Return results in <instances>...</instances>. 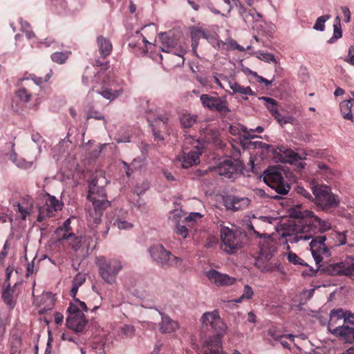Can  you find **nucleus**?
Returning a JSON list of instances; mask_svg holds the SVG:
<instances>
[{
	"instance_id": "obj_1",
	"label": "nucleus",
	"mask_w": 354,
	"mask_h": 354,
	"mask_svg": "<svg viewBox=\"0 0 354 354\" xmlns=\"http://www.w3.org/2000/svg\"><path fill=\"white\" fill-rule=\"evenodd\" d=\"M301 219L290 225L282 233L288 242L298 243L300 241L314 239L318 233H323L331 228L329 221L322 220L309 210L301 212ZM319 235L318 236H319Z\"/></svg>"
},
{
	"instance_id": "obj_2",
	"label": "nucleus",
	"mask_w": 354,
	"mask_h": 354,
	"mask_svg": "<svg viewBox=\"0 0 354 354\" xmlns=\"http://www.w3.org/2000/svg\"><path fill=\"white\" fill-rule=\"evenodd\" d=\"M326 236H317L310 243L312 255L317 265V270L328 275H345L348 277L354 276V258L351 256L347 257L344 261L333 263L329 264L321 263L324 257L330 256V248L326 243Z\"/></svg>"
},
{
	"instance_id": "obj_3",
	"label": "nucleus",
	"mask_w": 354,
	"mask_h": 354,
	"mask_svg": "<svg viewBox=\"0 0 354 354\" xmlns=\"http://www.w3.org/2000/svg\"><path fill=\"white\" fill-rule=\"evenodd\" d=\"M257 136L249 133L248 135H243L240 138V142L244 149H261L263 151L271 152L275 155V158L283 163H290L297 166L299 168L303 169L305 163L301 160L305 158L301 157L295 153L291 149L283 145L274 147L270 145L263 143L261 141H252L251 139L257 138Z\"/></svg>"
},
{
	"instance_id": "obj_4",
	"label": "nucleus",
	"mask_w": 354,
	"mask_h": 354,
	"mask_svg": "<svg viewBox=\"0 0 354 354\" xmlns=\"http://www.w3.org/2000/svg\"><path fill=\"white\" fill-rule=\"evenodd\" d=\"M203 328L210 327L215 334L205 339L202 344L204 354H221V337L224 335L227 326L221 319L217 310L205 313L201 317Z\"/></svg>"
},
{
	"instance_id": "obj_5",
	"label": "nucleus",
	"mask_w": 354,
	"mask_h": 354,
	"mask_svg": "<svg viewBox=\"0 0 354 354\" xmlns=\"http://www.w3.org/2000/svg\"><path fill=\"white\" fill-rule=\"evenodd\" d=\"M82 82L85 85H92V91H96L104 98L113 100L121 95L122 89H113L109 73L104 70L94 72L86 67L82 75Z\"/></svg>"
},
{
	"instance_id": "obj_6",
	"label": "nucleus",
	"mask_w": 354,
	"mask_h": 354,
	"mask_svg": "<svg viewBox=\"0 0 354 354\" xmlns=\"http://www.w3.org/2000/svg\"><path fill=\"white\" fill-rule=\"evenodd\" d=\"M87 198L92 202L93 208L89 211V216L95 224L101 221L105 209L110 206L104 187L98 186L97 181L93 179L89 183Z\"/></svg>"
},
{
	"instance_id": "obj_7",
	"label": "nucleus",
	"mask_w": 354,
	"mask_h": 354,
	"mask_svg": "<svg viewBox=\"0 0 354 354\" xmlns=\"http://www.w3.org/2000/svg\"><path fill=\"white\" fill-rule=\"evenodd\" d=\"M253 233L259 238H263L259 243V257L255 262L257 268L263 272H272L274 266L268 261L277 251L276 243L266 233H260L254 230Z\"/></svg>"
},
{
	"instance_id": "obj_8",
	"label": "nucleus",
	"mask_w": 354,
	"mask_h": 354,
	"mask_svg": "<svg viewBox=\"0 0 354 354\" xmlns=\"http://www.w3.org/2000/svg\"><path fill=\"white\" fill-rule=\"evenodd\" d=\"M87 310L88 308L84 301L75 299V302H71L67 310L69 313L66 319L68 328L75 333H82L88 324V320L84 314V312Z\"/></svg>"
},
{
	"instance_id": "obj_9",
	"label": "nucleus",
	"mask_w": 354,
	"mask_h": 354,
	"mask_svg": "<svg viewBox=\"0 0 354 354\" xmlns=\"http://www.w3.org/2000/svg\"><path fill=\"white\" fill-rule=\"evenodd\" d=\"M52 74V70H50L49 73L44 77H37L33 73H24L23 77L19 79L17 82V86L19 88L15 91L16 96L21 102L26 103L30 102L32 95V82L36 86H40L43 83L48 82L51 77Z\"/></svg>"
},
{
	"instance_id": "obj_10",
	"label": "nucleus",
	"mask_w": 354,
	"mask_h": 354,
	"mask_svg": "<svg viewBox=\"0 0 354 354\" xmlns=\"http://www.w3.org/2000/svg\"><path fill=\"white\" fill-rule=\"evenodd\" d=\"M310 189L315 196V204L323 209L338 206L339 199L335 195L329 186L313 182Z\"/></svg>"
},
{
	"instance_id": "obj_11",
	"label": "nucleus",
	"mask_w": 354,
	"mask_h": 354,
	"mask_svg": "<svg viewBox=\"0 0 354 354\" xmlns=\"http://www.w3.org/2000/svg\"><path fill=\"white\" fill-rule=\"evenodd\" d=\"M203 150L199 141L195 140V138L191 136H186L182 149L180 161L184 168H189L199 162V156L202 154Z\"/></svg>"
},
{
	"instance_id": "obj_12",
	"label": "nucleus",
	"mask_w": 354,
	"mask_h": 354,
	"mask_svg": "<svg viewBox=\"0 0 354 354\" xmlns=\"http://www.w3.org/2000/svg\"><path fill=\"white\" fill-rule=\"evenodd\" d=\"M264 182L277 194L270 196V198L279 200L281 198L279 195H286L290 190V185L285 181L283 174L277 168H270L265 172Z\"/></svg>"
},
{
	"instance_id": "obj_13",
	"label": "nucleus",
	"mask_w": 354,
	"mask_h": 354,
	"mask_svg": "<svg viewBox=\"0 0 354 354\" xmlns=\"http://www.w3.org/2000/svg\"><path fill=\"white\" fill-rule=\"evenodd\" d=\"M97 264L99 268V274L103 280L109 284H113L116 281L118 274L122 268L121 261L116 259L99 257Z\"/></svg>"
},
{
	"instance_id": "obj_14",
	"label": "nucleus",
	"mask_w": 354,
	"mask_h": 354,
	"mask_svg": "<svg viewBox=\"0 0 354 354\" xmlns=\"http://www.w3.org/2000/svg\"><path fill=\"white\" fill-rule=\"evenodd\" d=\"M149 252L153 261L163 268L180 266L183 261L182 258L176 257L160 244L151 246Z\"/></svg>"
},
{
	"instance_id": "obj_15",
	"label": "nucleus",
	"mask_w": 354,
	"mask_h": 354,
	"mask_svg": "<svg viewBox=\"0 0 354 354\" xmlns=\"http://www.w3.org/2000/svg\"><path fill=\"white\" fill-rule=\"evenodd\" d=\"M160 39L161 40L160 46L161 50L177 58L175 66L183 65L185 62L184 55L187 51L180 41L167 33L161 34Z\"/></svg>"
},
{
	"instance_id": "obj_16",
	"label": "nucleus",
	"mask_w": 354,
	"mask_h": 354,
	"mask_svg": "<svg viewBox=\"0 0 354 354\" xmlns=\"http://www.w3.org/2000/svg\"><path fill=\"white\" fill-rule=\"evenodd\" d=\"M221 239L223 242L222 249L228 254H234L241 248V235L228 227H222Z\"/></svg>"
},
{
	"instance_id": "obj_17",
	"label": "nucleus",
	"mask_w": 354,
	"mask_h": 354,
	"mask_svg": "<svg viewBox=\"0 0 354 354\" xmlns=\"http://www.w3.org/2000/svg\"><path fill=\"white\" fill-rule=\"evenodd\" d=\"M200 100L203 106L211 111H216L225 115L231 111L225 97L202 94Z\"/></svg>"
},
{
	"instance_id": "obj_18",
	"label": "nucleus",
	"mask_w": 354,
	"mask_h": 354,
	"mask_svg": "<svg viewBox=\"0 0 354 354\" xmlns=\"http://www.w3.org/2000/svg\"><path fill=\"white\" fill-rule=\"evenodd\" d=\"M345 311L342 308L333 309L330 313V320L328 324V330L337 337L342 339L344 329L347 326L344 324Z\"/></svg>"
},
{
	"instance_id": "obj_19",
	"label": "nucleus",
	"mask_w": 354,
	"mask_h": 354,
	"mask_svg": "<svg viewBox=\"0 0 354 354\" xmlns=\"http://www.w3.org/2000/svg\"><path fill=\"white\" fill-rule=\"evenodd\" d=\"M243 169V165L240 160L227 159L221 162L216 168L218 175L234 180L238 178Z\"/></svg>"
},
{
	"instance_id": "obj_20",
	"label": "nucleus",
	"mask_w": 354,
	"mask_h": 354,
	"mask_svg": "<svg viewBox=\"0 0 354 354\" xmlns=\"http://www.w3.org/2000/svg\"><path fill=\"white\" fill-rule=\"evenodd\" d=\"M64 204L55 196L48 194L45 204L39 207L37 221L41 222L46 218L53 217L55 213L62 210Z\"/></svg>"
},
{
	"instance_id": "obj_21",
	"label": "nucleus",
	"mask_w": 354,
	"mask_h": 354,
	"mask_svg": "<svg viewBox=\"0 0 354 354\" xmlns=\"http://www.w3.org/2000/svg\"><path fill=\"white\" fill-rule=\"evenodd\" d=\"M147 119L152 128L155 138L163 140L159 132L160 129H166L169 115L167 113L162 115L158 110H156L154 113L149 111L147 115Z\"/></svg>"
},
{
	"instance_id": "obj_22",
	"label": "nucleus",
	"mask_w": 354,
	"mask_h": 354,
	"mask_svg": "<svg viewBox=\"0 0 354 354\" xmlns=\"http://www.w3.org/2000/svg\"><path fill=\"white\" fill-rule=\"evenodd\" d=\"M34 199L29 195H24L21 196L19 201L13 203V207H17V212L20 214V217L23 220H26L33 210Z\"/></svg>"
},
{
	"instance_id": "obj_23",
	"label": "nucleus",
	"mask_w": 354,
	"mask_h": 354,
	"mask_svg": "<svg viewBox=\"0 0 354 354\" xmlns=\"http://www.w3.org/2000/svg\"><path fill=\"white\" fill-rule=\"evenodd\" d=\"M205 276L217 286H227L234 284L236 279L226 274L211 269L205 273Z\"/></svg>"
},
{
	"instance_id": "obj_24",
	"label": "nucleus",
	"mask_w": 354,
	"mask_h": 354,
	"mask_svg": "<svg viewBox=\"0 0 354 354\" xmlns=\"http://www.w3.org/2000/svg\"><path fill=\"white\" fill-rule=\"evenodd\" d=\"M251 201L247 197L228 196L224 199V205L227 209L236 212L246 209Z\"/></svg>"
},
{
	"instance_id": "obj_25",
	"label": "nucleus",
	"mask_w": 354,
	"mask_h": 354,
	"mask_svg": "<svg viewBox=\"0 0 354 354\" xmlns=\"http://www.w3.org/2000/svg\"><path fill=\"white\" fill-rule=\"evenodd\" d=\"M195 140L199 141L203 150L206 144H218V133L212 129L205 128L201 131L199 138Z\"/></svg>"
},
{
	"instance_id": "obj_26",
	"label": "nucleus",
	"mask_w": 354,
	"mask_h": 354,
	"mask_svg": "<svg viewBox=\"0 0 354 354\" xmlns=\"http://www.w3.org/2000/svg\"><path fill=\"white\" fill-rule=\"evenodd\" d=\"M161 315V322L160 324V330L162 333H171L178 328L177 322L171 319L167 315L158 311Z\"/></svg>"
},
{
	"instance_id": "obj_27",
	"label": "nucleus",
	"mask_w": 354,
	"mask_h": 354,
	"mask_svg": "<svg viewBox=\"0 0 354 354\" xmlns=\"http://www.w3.org/2000/svg\"><path fill=\"white\" fill-rule=\"evenodd\" d=\"M64 227L66 230H64V234L62 236V238L64 240H66L68 244L71 245V248L77 251L81 247H82V239L78 236H75L73 232H70L68 228V220L65 221Z\"/></svg>"
},
{
	"instance_id": "obj_28",
	"label": "nucleus",
	"mask_w": 354,
	"mask_h": 354,
	"mask_svg": "<svg viewBox=\"0 0 354 354\" xmlns=\"http://www.w3.org/2000/svg\"><path fill=\"white\" fill-rule=\"evenodd\" d=\"M97 44L99 53L102 58L106 59L111 55L113 50V46L108 38H106L102 35L98 36L97 37Z\"/></svg>"
},
{
	"instance_id": "obj_29",
	"label": "nucleus",
	"mask_w": 354,
	"mask_h": 354,
	"mask_svg": "<svg viewBox=\"0 0 354 354\" xmlns=\"http://www.w3.org/2000/svg\"><path fill=\"white\" fill-rule=\"evenodd\" d=\"M198 115L187 111H183L179 113V120L183 128H191L196 124Z\"/></svg>"
},
{
	"instance_id": "obj_30",
	"label": "nucleus",
	"mask_w": 354,
	"mask_h": 354,
	"mask_svg": "<svg viewBox=\"0 0 354 354\" xmlns=\"http://www.w3.org/2000/svg\"><path fill=\"white\" fill-rule=\"evenodd\" d=\"M239 4H241L239 3ZM239 13L245 22H251L254 20H258L261 17V15L253 8H246L242 5L239 6Z\"/></svg>"
},
{
	"instance_id": "obj_31",
	"label": "nucleus",
	"mask_w": 354,
	"mask_h": 354,
	"mask_svg": "<svg viewBox=\"0 0 354 354\" xmlns=\"http://www.w3.org/2000/svg\"><path fill=\"white\" fill-rule=\"evenodd\" d=\"M354 102L353 99H349L348 100L342 101L340 104V111L342 115V117L348 120H353V116L351 113V107Z\"/></svg>"
},
{
	"instance_id": "obj_32",
	"label": "nucleus",
	"mask_w": 354,
	"mask_h": 354,
	"mask_svg": "<svg viewBox=\"0 0 354 354\" xmlns=\"http://www.w3.org/2000/svg\"><path fill=\"white\" fill-rule=\"evenodd\" d=\"M229 85L234 93H239L241 95H254V92L250 86H242L236 82H230Z\"/></svg>"
},
{
	"instance_id": "obj_33",
	"label": "nucleus",
	"mask_w": 354,
	"mask_h": 354,
	"mask_svg": "<svg viewBox=\"0 0 354 354\" xmlns=\"http://www.w3.org/2000/svg\"><path fill=\"white\" fill-rule=\"evenodd\" d=\"M317 167L319 169V173L324 176L326 180L331 179L335 175V171L323 162H318Z\"/></svg>"
},
{
	"instance_id": "obj_34",
	"label": "nucleus",
	"mask_w": 354,
	"mask_h": 354,
	"mask_svg": "<svg viewBox=\"0 0 354 354\" xmlns=\"http://www.w3.org/2000/svg\"><path fill=\"white\" fill-rule=\"evenodd\" d=\"M2 299L5 304L10 308H13L15 305V302L12 297V291L10 288V283L7 285V287L3 290L2 292Z\"/></svg>"
},
{
	"instance_id": "obj_35",
	"label": "nucleus",
	"mask_w": 354,
	"mask_h": 354,
	"mask_svg": "<svg viewBox=\"0 0 354 354\" xmlns=\"http://www.w3.org/2000/svg\"><path fill=\"white\" fill-rule=\"evenodd\" d=\"M71 54L70 51L55 52L51 55L50 57L55 63L62 64L66 62Z\"/></svg>"
},
{
	"instance_id": "obj_36",
	"label": "nucleus",
	"mask_w": 354,
	"mask_h": 354,
	"mask_svg": "<svg viewBox=\"0 0 354 354\" xmlns=\"http://www.w3.org/2000/svg\"><path fill=\"white\" fill-rule=\"evenodd\" d=\"M254 54L256 57L261 61L267 63L273 62L274 64H278V62L275 59L274 55L272 53H266L262 50H258L255 52Z\"/></svg>"
},
{
	"instance_id": "obj_37",
	"label": "nucleus",
	"mask_w": 354,
	"mask_h": 354,
	"mask_svg": "<svg viewBox=\"0 0 354 354\" xmlns=\"http://www.w3.org/2000/svg\"><path fill=\"white\" fill-rule=\"evenodd\" d=\"M81 239L82 247H85L87 252L90 250H92L95 247V241L93 234H86L83 237H81Z\"/></svg>"
},
{
	"instance_id": "obj_38",
	"label": "nucleus",
	"mask_w": 354,
	"mask_h": 354,
	"mask_svg": "<svg viewBox=\"0 0 354 354\" xmlns=\"http://www.w3.org/2000/svg\"><path fill=\"white\" fill-rule=\"evenodd\" d=\"M209 37V32L201 28H195L191 32V37H194L195 39L199 40L201 38L208 39Z\"/></svg>"
},
{
	"instance_id": "obj_39",
	"label": "nucleus",
	"mask_w": 354,
	"mask_h": 354,
	"mask_svg": "<svg viewBox=\"0 0 354 354\" xmlns=\"http://www.w3.org/2000/svg\"><path fill=\"white\" fill-rule=\"evenodd\" d=\"M262 99L266 102V106L272 116L279 112L274 99L269 97H263Z\"/></svg>"
},
{
	"instance_id": "obj_40",
	"label": "nucleus",
	"mask_w": 354,
	"mask_h": 354,
	"mask_svg": "<svg viewBox=\"0 0 354 354\" xmlns=\"http://www.w3.org/2000/svg\"><path fill=\"white\" fill-rule=\"evenodd\" d=\"M254 295V291L249 285H245L243 287V292L238 299H235V302L240 303L243 299H250Z\"/></svg>"
},
{
	"instance_id": "obj_41",
	"label": "nucleus",
	"mask_w": 354,
	"mask_h": 354,
	"mask_svg": "<svg viewBox=\"0 0 354 354\" xmlns=\"http://www.w3.org/2000/svg\"><path fill=\"white\" fill-rule=\"evenodd\" d=\"M330 18V15H326L318 17L313 26V28L317 30L324 31L325 29V23Z\"/></svg>"
},
{
	"instance_id": "obj_42",
	"label": "nucleus",
	"mask_w": 354,
	"mask_h": 354,
	"mask_svg": "<svg viewBox=\"0 0 354 354\" xmlns=\"http://www.w3.org/2000/svg\"><path fill=\"white\" fill-rule=\"evenodd\" d=\"M287 259L288 261L294 265H301L307 266V263H304V260L299 257L295 253L289 252L287 253Z\"/></svg>"
},
{
	"instance_id": "obj_43",
	"label": "nucleus",
	"mask_w": 354,
	"mask_h": 354,
	"mask_svg": "<svg viewBox=\"0 0 354 354\" xmlns=\"http://www.w3.org/2000/svg\"><path fill=\"white\" fill-rule=\"evenodd\" d=\"M268 335L276 341H279L284 337V335L281 333L280 330L274 326L268 329Z\"/></svg>"
},
{
	"instance_id": "obj_44",
	"label": "nucleus",
	"mask_w": 354,
	"mask_h": 354,
	"mask_svg": "<svg viewBox=\"0 0 354 354\" xmlns=\"http://www.w3.org/2000/svg\"><path fill=\"white\" fill-rule=\"evenodd\" d=\"M241 132L244 133V135H248L250 133L247 128L243 125H231L230 127V133L233 136L241 135Z\"/></svg>"
},
{
	"instance_id": "obj_45",
	"label": "nucleus",
	"mask_w": 354,
	"mask_h": 354,
	"mask_svg": "<svg viewBox=\"0 0 354 354\" xmlns=\"http://www.w3.org/2000/svg\"><path fill=\"white\" fill-rule=\"evenodd\" d=\"M342 37V31L341 26H337V25H333V37H330L328 40V43L333 44L337 39H340Z\"/></svg>"
},
{
	"instance_id": "obj_46",
	"label": "nucleus",
	"mask_w": 354,
	"mask_h": 354,
	"mask_svg": "<svg viewBox=\"0 0 354 354\" xmlns=\"http://www.w3.org/2000/svg\"><path fill=\"white\" fill-rule=\"evenodd\" d=\"M342 340L352 343L354 342V328L348 326L344 329V333L342 337Z\"/></svg>"
},
{
	"instance_id": "obj_47",
	"label": "nucleus",
	"mask_w": 354,
	"mask_h": 354,
	"mask_svg": "<svg viewBox=\"0 0 354 354\" xmlns=\"http://www.w3.org/2000/svg\"><path fill=\"white\" fill-rule=\"evenodd\" d=\"M114 225L120 230H127L133 227V225L131 223L119 218L115 220Z\"/></svg>"
},
{
	"instance_id": "obj_48",
	"label": "nucleus",
	"mask_w": 354,
	"mask_h": 354,
	"mask_svg": "<svg viewBox=\"0 0 354 354\" xmlns=\"http://www.w3.org/2000/svg\"><path fill=\"white\" fill-rule=\"evenodd\" d=\"M174 230L176 234L182 236L184 239L187 238L189 234L187 227L185 225H180L179 223L176 224Z\"/></svg>"
},
{
	"instance_id": "obj_49",
	"label": "nucleus",
	"mask_w": 354,
	"mask_h": 354,
	"mask_svg": "<svg viewBox=\"0 0 354 354\" xmlns=\"http://www.w3.org/2000/svg\"><path fill=\"white\" fill-rule=\"evenodd\" d=\"M296 192L299 195L302 196L306 199L312 201L313 199L312 194L309 191L304 188L303 187L297 186L296 187Z\"/></svg>"
},
{
	"instance_id": "obj_50",
	"label": "nucleus",
	"mask_w": 354,
	"mask_h": 354,
	"mask_svg": "<svg viewBox=\"0 0 354 354\" xmlns=\"http://www.w3.org/2000/svg\"><path fill=\"white\" fill-rule=\"evenodd\" d=\"M85 275L82 273H78L73 280V285L80 287L85 282Z\"/></svg>"
},
{
	"instance_id": "obj_51",
	"label": "nucleus",
	"mask_w": 354,
	"mask_h": 354,
	"mask_svg": "<svg viewBox=\"0 0 354 354\" xmlns=\"http://www.w3.org/2000/svg\"><path fill=\"white\" fill-rule=\"evenodd\" d=\"M277 120V122L281 124V125H283V124H286L288 122H290V120L292 119L290 117H285V116H283L280 113L279 111L275 114L274 116H273Z\"/></svg>"
},
{
	"instance_id": "obj_52",
	"label": "nucleus",
	"mask_w": 354,
	"mask_h": 354,
	"mask_svg": "<svg viewBox=\"0 0 354 354\" xmlns=\"http://www.w3.org/2000/svg\"><path fill=\"white\" fill-rule=\"evenodd\" d=\"M251 74L256 77V80L259 83H263L266 86H269L272 84V81L268 80L262 76L259 75L256 72H251Z\"/></svg>"
},
{
	"instance_id": "obj_53",
	"label": "nucleus",
	"mask_w": 354,
	"mask_h": 354,
	"mask_svg": "<svg viewBox=\"0 0 354 354\" xmlns=\"http://www.w3.org/2000/svg\"><path fill=\"white\" fill-rule=\"evenodd\" d=\"M335 239H337V241L338 243L337 245H344L346 242V236L344 233H340V232H335L334 233Z\"/></svg>"
},
{
	"instance_id": "obj_54",
	"label": "nucleus",
	"mask_w": 354,
	"mask_h": 354,
	"mask_svg": "<svg viewBox=\"0 0 354 354\" xmlns=\"http://www.w3.org/2000/svg\"><path fill=\"white\" fill-rule=\"evenodd\" d=\"M202 218V215L198 212H192L189 216H187L185 221L187 223L196 221Z\"/></svg>"
},
{
	"instance_id": "obj_55",
	"label": "nucleus",
	"mask_w": 354,
	"mask_h": 354,
	"mask_svg": "<svg viewBox=\"0 0 354 354\" xmlns=\"http://www.w3.org/2000/svg\"><path fill=\"white\" fill-rule=\"evenodd\" d=\"M345 61L351 65L354 66V46H352L349 48L348 56Z\"/></svg>"
},
{
	"instance_id": "obj_56",
	"label": "nucleus",
	"mask_w": 354,
	"mask_h": 354,
	"mask_svg": "<svg viewBox=\"0 0 354 354\" xmlns=\"http://www.w3.org/2000/svg\"><path fill=\"white\" fill-rule=\"evenodd\" d=\"M122 330L123 333L127 336L131 337L134 335L135 329L133 326L125 325Z\"/></svg>"
},
{
	"instance_id": "obj_57",
	"label": "nucleus",
	"mask_w": 354,
	"mask_h": 354,
	"mask_svg": "<svg viewBox=\"0 0 354 354\" xmlns=\"http://www.w3.org/2000/svg\"><path fill=\"white\" fill-rule=\"evenodd\" d=\"M341 9H342L344 17L345 22H346V23L349 22L351 20V13H350L349 8L346 6H343L341 8Z\"/></svg>"
},
{
	"instance_id": "obj_58",
	"label": "nucleus",
	"mask_w": 354,
	"mask_h": 354,
	"mask_svg": "<svg viewBox=\"0 0 354 354\" xmlns=\"http://www.w3.org/2000/svg\"><path fill=\"white\" fill-rule=\"evenodd\" d=\"M229 47L231 49H236V50H238L240 52L245 51V48L243 46H241L239 44H238L237 42L235 40H231L229 42Z\"/></svg>"
},
{
	"instance_id": "obj_59",
	"label": "nucleus",
	"mask_w": 354,
	"mask_h": 354,
	"mask_svg": "<svg viewBox=\"0 0 354 354\" xmlns=\"http://www.w3.org/2000/svg\"><path fill=\"white\" fill-rule=\"evenodd\" d=\"M344 322L354 324V314L349 311H345Z\"/></svg>"
},
{
	"instance_id": "obj_60",
	"label": "nucleus",
	"mask_w": 354,
	"mask_h": 354,
	"mask_svg": "<svg viewBox=\"0 0 354 354\" xmlns=\"http://www.w3.org/2000/svg\"><path fill=\"white\" fill-rule=\"evenodd\" d=\"M8 243L6 241L4 243L3 250L0 252V261H3L6 257L7 256L8 252L7 249L8 248Z\"/></svg>"
},
{
	"instance_id": "obj_61",
	"label": "nucleus",
	"mask_w": 354,
	"mask_h": 354,
	"mask_svg": "<svg viewBox=\"0 0 354 354\" xmlns=\"http://www.w3.org/2000/svg\"><path fill=\"white\" fill-rule=\"evenodd\" d=\"M89 118H95V119L100 120L104 119V116L99 113L95 112V113H91L88 115V119H89Z\"/></svg>"
},
{
	"instance_id": "obj_62",
	"label": "nucleus",
	"mask_w": 354,
	"mask_h": 354,
	"mask_svg": "<svg viewBox=\"0 0 354 354\" xmlns=\"http://www.w3.org/2000/svg\"><path fill=\"white\" fill-rule=\"evenodd\" d=\"M78 288L79 287L76 286H74L73 285L72 286V288L71 290V296L73 298V302H75V299H77L75 296L77 295V290H78Z\"/></svg>"
},
{
	"instance_id": "obj_63",
	"label": "nucleus",
	"mask_w": 354,
	"mask_h": 354,
	"mask_svg": "<svg viewBox=\"0 0 354 354\" xmlns=\"http://www.w3.org/2000/svg\"><path fill=\"white\" fill-rule=\"evenodd\" d=\"M20 24L24 31H26V30H29L30 28V24L26 21L22 20L21 19H20Z\"/></svg>"
},
{
	"instance_id": "obj_64",
	"label": "nucleus",
	"mask_w": 354,
	"mask_h": 354,
	"mask_svg": "<svg viewBox=\"0 0 354 354\" xmlns=\"http://www.w3.org/2000/svg\"><path fill=\"white\" fill-rule=\"evenodd\" d=\"M35 265L33 263H28L27 266L26 276H29L34 272Z\"/></svg>"
}]
</instances>
